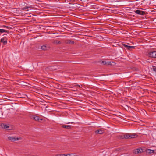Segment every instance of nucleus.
I'll return each instance as SVG.
<instances>
[{"mask_svg": "<svg viewBox=\"0 0 156 156\" xmlns=\"http://www.w3.org/2000/svg\"><path fill=\"white\" fill-rule=\"evenodd\" d=\"M74 87H80V85H74Z\"/></svg>", "mask_w": 156, "mask_h": 156, "instance_id": "5701e85b", "label": "nucleus"}, {"mask_svg": "<svg viewBox=\"0 0 156 156\" xmlns=\"http://www.w3.org/2000/svg\"><path fill=\"white\" fill-rule=\"evenodd\" d=\"M5 27H6V28H9V27H8V26H5Z\"/></svg>", "mask_w": 156, "mask_h": 156, "instance_id": "c85d7f7f", "label": "nucleus"}, {"mask_svg": "<svg viewBox=\"0 0 156 156\" xmlns=\"http://www.w3.org/2000/svg\"><path fill=\"white\" fill-rule=\"evenodd\" d=\"M41 120H42V119H41Z\"/></svg>", "mask_w": 156, "mask_h": 156, "instance_id": "2f4dec72", "label": "nucleus"}, {"mask_svg": "<svg viewBox=\"0 0 156 156\" xmlns=\"http://www.w3.org/2000/svg\"><path fill=\"white\" fill-rule=\"evenodd\" d=\"M72 126L69 125H63L62 126V127L67 129H70L71 128Z\"/></svg>", "mask_w": 156, "mask_h": 156, "instance_id": "f8f14e48", "label": "nucleus"}, {"mask_svg": "<svg viewBox=\"0 0 156 156\" xmlns=\"http://www.w3.org/2000/svg\"><path fill=\"white\" fill-rule=\"evenodd\" d=\"M65 156H70V155L69 154H64Z\"/></svg>", "mask_w": 156, "mask_h": 156, "instance_id": "bb28decb", "label": "nucleus"}, {"mask_svg": "<svg viewBox=\"0 0 156 156\" xmlns=\"http://www.w3.org/2000/svg\"><path fill=\"white\" fill-rule=\"evenodd\" d=\"M102 63L104 65H108V64L106 63V62H105V61H102Z\"/></svg>", "mask_w": 156, "mask_h": 156, "instance_id": "aec40b11", "label": "nucleus"}, {"mask_svg": "<svg viewBox=\"0 0 156 156\" xmlns=\"http://www.w3.org/2000/svg\"><path fill=\"white\" fill-rule=\"evenodd\" d=\"M69 123H66V124H69Z\"/></svg>", "mask_w": 156, "mask_h": 156, "instance_id": "c756f323", "label": "nucleus"}, {"mask_svg": "<svg viewBox=\"0 0 156 156\" xmlns=\"http://www.w3.org/2000/svg\"><path fill=\"white\" fill-rule=\"evenodd\" d=\"M153 71H155L156 72V66H153Z\"/></svg>", "mask_w": 156, "mask_h": 156, "instance_id": "4be33fe9", "label": "nucleus"}, {"mask_svg": "<svg viewBox=\"0 0 156 156\" xmlns=\"http://www.w3.org/2000/svg\"><path fill=\"white\" fill-rule=\"evenodd\" d=\"M122 45H123V46L124 47H125L126 49H128V47H129V46L126 45L125 44H123Z\"/></svg>", "mask_w": 156, "mask_h": 156, "instance_id": "a211bd4d", "label": "nucleus"}, {"mask_svg": "<svg viewBox=\"0 0 156 156\" xmlns=\"http://www.w3.org/2000/svg\"><path fill=\"white\" fill-rule=\"evenodd\" d=\"M150 150V152H149V153H151V151H152V152L153 153L154 152V150Z\"/></svg>", "mask_w": 156, "mask_h": 156, "instance_id": "a878e982", "label": "nucleus"}, {"mask_svg": "<svg viewBox=\"0 0 156 156\" xmlns=\"http://www.w3.org/2000/svg\"><path fill=\"white\" fill-rule=\"evenodd\" d=\"M129 134H124L119 136L120 138L121 139H129Z\"/></svg>", "mask_w": 156, "mask_h": 156, "instance_id": "39448f33", "label": "nucleus"}, {"mask_svg": "<svg viewBox=\"0 0 156 156\" xmlns=\"http://www.w3.org/2000/svg\"><path fill=\"white\" fill-rule=\"evenodd\" d=\"M55 156H65L64 154H58L56 155Z\"/></svg>", "mask_w": 156, "mask_h": 156, "instance_id": "412c9836", "label": "nucleus"}, {"mask_svg": "<svg viewBox=\"0 0 156 156\" xmlns=\"http://www.w3.org/2000/svg\"><path fill=\"white\" fill-rule=\"evenodd\" d=\"M46 98L49 100H50L52 98L51 97L48 96L46 95Z\"/></svg>", "mask_w": 156, "mask_h": 156, "instance_id": "6ab92c4d", "label": "nucleus"}, {"mask_svg": "<svg viewBox=\"0 0 156 156\" xmlns=\"http://www.w3.org/2000/svg\"><path fill=\"white\" fill-rule=\"evenodd\" d=\"M149 57L152 58H156V51H153L148 53Z\"/></svg>", "mask_w": 156, "mask_h": 156, "instance_id": "f03ea898", "label": "nucleus"}, {"mask_svg": "<svg viewBox=\"0 0 156 156\" xmlns=\"http://www.w3.org/2000/svg\"><path fill=\"white\" fill-rule=\"evenodd\" d=\"M135 48V46H129L128 48V50H131L132 49Z\"/></svg>", "mask_w": 156, "mask_h": 156, "instance_id": "f3484780", "label": "nucleus"}, {"mask_svg": "<svg viewBox=\"0 0 156 156\" xmlns=\"http://www.w3.org/2000/svg\"><path fill=\"white\" fill-rule=\"evenodd\" d=\"M55 66H53V68H51V69H54V70L56 69H57V68H55Z\"/></svg>", "mask_w": 156, "mask_h": 156, "instance_id": "393cba45", "label": "nucleus"}, {"mask_svg": "<svg viewBox=\"0 0 156 156\" xmlns=\"http://www.w3.org/2000/svg\"><path fill=\"white\" fill-rule=\"evenodd\" d=\"M33 119H34L35 121H38L39 120V117L38 116L34 115L33 117Z\"/></svg>", "mask_w": 156, "mask_h": 156, "instance_id": "ddd939ff", "label": "nucleus"}, {"mask_svg": "<svg viewBox=\"0 0 156 156\" xmlns=\"http://www.w3.org/2000/svg\"><path fill=\"white\" fill-rule=\"evenodd\" d=\"M129 139L130 138H133L135 137H136L137 136V135L136 134H130L129 135Z\"/></svg>", "mask_w": 156, "mask_h": 156, "instance_id": "4468645a", "label": "nucleus"}, {"mask_svg": "<svg viewBox=\"0 0 156 156\" xmlns=\"http://www.w3.org/2000/svg\"><path fill=\"white\" fill-rule=\"evenodd\" d=\"M20 138L16 137V136L12 137L11 136H9L8 137V139L11 141H16V140H18Z\"/></svg>", "mask_w": 156, "mask_h": 156, "instance_id": "f257e3e1", "label": "nucleus"}, {"mask_svg": "<svg viewBox=\"0 0 156 156\" xmlns=\"http://www.w3.org/2000/svg\"><path fill=\"white\" fill-rule=\"evenodd\" d=\"M52 43L55 44H59L61 43L60 41L53 39L52 40Z\"/></svg>", "mask_w": 156, "mask_h": 156, "instance_id": "0eeeda50", "label": "nucleus"}, {"mask_svg": "<svg viewBox=\"0 0 156 156\" xmlns=\"http://www.w3.org/2000/svg\"><path fill=\"white\" fill-rule=\"evenodd\" d=\"M0 33L8 32V31H7L6 30H4V29H0Z\"/></svg>", "mask_w": 156, "mask_h": 156, "instance_id": "dca6fc26", "label": "nucleus"}, {"mask_svg": "<svg viewBox=\"0 0 156 156\" xmlns=\"http://www.w3.org/2000/svg\"><path fill=\"white\" fill-rule=\"evenodd\" d=\"M36 1H38V0H36Z\"/></svg>", "mask_w": 156, "mask_h": 156, "instance_id": "7c9ffc66", "label": "nucleus"}, {"mask_svg": "<svg viewBox=\"0 0 156 156\" xmlns=\"http://www.w3.org/2000/svg\"><path fill=\"white\" fill-rule=\"evenodd\" d=\"M4 125V128L5 129H6L7 130H9L10 129H9V126H8L6 124H3Z\"/></svg>", "mask_w": 156, "mask_h": 156, "instance_id": "2eb2a0df", "label": "nucleus"}, {"mask_svg": "<svg viewBox=\"0 0 156 156\" xmlns=\"http://www.w3.org/2000/svg\"><path fill=\"white\" fill-rule=\"evenodd\" d=\"M64 42L65 44H74V41L69 39L66 40Z\"/></svg>", "mask_w": 156, "mask_h": 156, "instance_id": "7ed1b4c3", "label": "nucleus"}, {"mask_svg": "<svg viewBox=\"0 0 156 156\" xmlns=\"http://www.w3.org/2000/svg\"><path fill=\"white\" fill-rule=\"evenodd\" d=\"M143 151V149L141 148H138L135 150V152L136 154L141 153Z\"/></svg>", "mask_w": 156, "mask_h": 156, "instance_id": "6e6552de", "label": "nucleus"}, {"mask_svg": "<svg viewBox=\"0 0 156 156\" xmlns=\"http://www.w3.org/2000/svg\"><path fill=\"white\" fill-rule=\"evenodd\" d=\"M3 113L2 112V111L0 110V118L1 117V116L2 115Z\"/></svg>", "mask_w": 156, "mask_h": 156, "instance_id": "b1692460", "label": "nucleus"}, {"mask_svg": "<svg viewBox=\"0 0 156 156\" xmlns=\"http://www.w3.org/2000/svg\"><path fill=\"white\" fill-rule=\"evenodd\" d=\"M135 12L139 15H144L145 14V12L144 11H141L139 10H137L136 11H135Z\"/></svg>", "mask_w": 156, "mask_h": 156, "instance_id": "20e7f679", "label": "nucleus"}, {"mask_svg": "<svg viewBox=\"0 0 156 156\" xmlns=\"http://www.w3.org/2000/svg\"><path fill=\"white\" fill-rule=\"evenodd\" d=\"M71 90H72V91H76V90H73V89H71Z\"/></svg>", "mask_w": 156, "mask_h": 156, "instance_id": "cd10ccee", "label": "nucleus"}, {"mask_svg": "<svg viewBox=\"0 0 156 156\" xmlns=\"http://www.w3.org/2000/svg\"><path fill=\"white\" fill-rule=\"evenodd\" d=\"M30 8L32 9L33 7L31 5H29L25 6L23 8H22V9L24 11H26V9ZM29 10H27V11H28Z\"/></svg>", "mask_w": 156, "mask_h": 156, "instance_id": "9d476101", "label": "nucleus"}, {"mask_svg": "<svg viewBox=\"0 0 156 156\" xmlns=\"http://www.w3.org/2000/svg\"><path fill=\"white\" fill-rule=\"evenodd\" d=\"M0 42L1 43H3V44L5 45L7 44V41L6 39H5L4 38H2L1 39Z\"/></svg>", "mask_w": 156, "mask_h": 156, "instance_id": "1a4fd4ad", "label": "nucleus"}, {"mask_svg": "<svg viewBox=\"0 0 156 156\" xmlns=\"http://www.w3.org/2000/svg\"><path fill=\"white\" fill-rule=\"evenodd\" d=\"M49 46L47 44L41 46V48L44 50H47L49 49Z\"/></svg>", "mask_w": 156, "mask_h": 156, "instance_id": "423d86ee", "label": "nucleus"}, {"mask_svg": "<svg viewBox=\"0 0 156 156\" xmlns=\"http://www.w3.org/2000/svg\"><path fill=\"white\" fill-rule=\"evenodd\" d=\"M95 133L96 134H102L104 133V131L103 130L101 129H99L96 131H95Z\"/></svg>", "mask_w": 156, "mask_h": 156, "instance_id": "9b49d317", "label": "nucleus"}]
</instances>
